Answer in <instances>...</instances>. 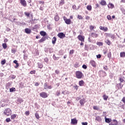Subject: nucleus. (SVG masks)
Listing matches in <instances>:
<instances>
[{
  "label": "nucleus",
  "mask_w": 125,
  "mask_h": 125,
  "mask_svg": "<svg viewBox=\"0 0 125 125\" xmlns=\"http://www.w3.org/2000/svg\"><path fill=\"white\" fill-rule=\"evenodd\" d=\"M112 122L113 123H114V125H118V121L116 120H112Z\"/></svg>",
  "instance_id": "36"
},
{
  "label": "nucleus",
  "mask_w": 125,
  "mask_h": 125,
  "mask_svg": "<svg viewBox=\"0 0 125 125\" xmlns=\"http://www.w3.org/2000/svg\"><path fill=\"white\" fill-rule=\"evenodd\" d=\"M10 77L11 78V79H15L16 78V75H11Z\"/></svg>",
  "instance_id": "59"
},
{
  "label": "nucleus",
  "mask_w": 125,
  "mask_h": 125,
  "mask_svg": "<svg viewBox=\"0 0 125 125\" xmlns=\"http://www.w3.org/2000/svg\"><path fill=\"white\" fill-rule=\"evenodd\" d=\"M82 125H87V122H82Z\"/></svg>",
  "instance_id": "64"
},
{
  "label": "nucleus",
  "mask_w": 125,
  "mask_h": 125,
  "mask_svg": "<svg viewBox=\"0 0 125 125\" xmlns=\"http://www.w3.org/2000/svg\"><path fill=\"white\" fill-rule=\"evenodd\" d=\"M56 41H57V39L56 37H54L52 40V43L53 44H55V43H56Z\"/></svg>",
  "instance_id": "18"
},
{
  "label": "nucleus",
  "mask_w": 125,
  "mask_h": 125,
  "mask_svg": "<svg viewBox=\"0 0 125 125\" xmlns=\"http://www.w3.org/2000/svg\"><path fill=\"white\" fill-rule=\"evenodd\" d=\"M63 20H64L65 23L66 24H67V25H70V24H71V19H67L66 17H64Z\"/></svg>",
  "instance_id": "3"
},
{
  "label": "nucleus",
  "mask_w": 125,
  "mask_h": 125,
  "mask_svg": "<svg viewBox=\"0 0 125 125\" xmlns=\"http://www.w3.org/2000/svg\"><path fill=\"white\" fill-rule=\"evenodd\" d=\"M76 78H77V79H82V78L83 77V73H82V72L81 71H77L76 73Z\"/></svg>",
  "instance_id": "2"
},
{
  "label": "nucleus",
  "mask_w": 125,
  "mask_h": 125,
  "mask_svg": "<svg viewBox=\"0 0 125 125\" xmlns=\"http://www.w3.org/2000/svg\"><path fill=\"white\" fill-rule=\"evenodd\" d=\"M37 64H38V67L40 68V69H42V68L43 67V64H42V63L38 62Z\"/></svg>",
  "instance_id": "16"
},
{
  "label": "nucleus",
  "mask_w": 125,
  "mask_h": 125,
  "mask_svg": "<svg viewBox=\"0 0 125 125\" xmlns=\"http://www.w3.org/2000/svg\"><path fill=\"white\" fill-rule=\"evenodd\" d=\"M65 3L64 0H61L60 2V5H63Z\"/></svg>",
  "instance_id": "39"
},
{
  "label": "nucleus",
  "mask_w": 125,
  "mask_h": 125,
  "mask_svg": "<svg viewBox=\"0 0 125 125\" xmlns=\"http://www.w3.org/2000/svg\"><path fill=\"white\" fill-rule=\"evenodd\" d=\"M23 59L24 60H27L28 59V55L25 53L23 54Z\"/></svg>",
  "instance_id": "31"
},
{
  "label": "nucleus",
  "mask_w": 125,
  "mask_h": 125,
  "mask_svg": "<svg viewBox=\"0 0 125 125\" xmlns=\"http://www.w3.org/2000/svg\"><path fill=\"white\" fill-rule=\"evenodd\" d=\"M100 4H101V5H107V3H106V1L102 0L101 1Z\"/></svg>",
  "instance_id": "22"
},
{
  "label": "nucleus",
  "mask_w": 125,
  "mask_h": 125,
  "mask_svg": "<svg viewBox=\"0 0 125 125\" xmlns=\"http://www.w3.org/2000/svg\"><path fill=\"white\" fill-rule=\"evenodd\" d=\"M86 8L87 10H89V11H91V9H92V7H91V5H87L86 6Z\"/></svg>",
  "instance_id": "28"
},
{
  "label": "nucleus",
  "mask_w": 125,
  "mask_h": 125,
  "mask_svg": "<svg viewBox=\"0 0 125 125\" xmlns=\"http://www.w3.org/2000/svg\"><path fill=\"white\" fill-rule=\"evenodd\" d=\"M105 42H106V44H108V45H111V42L108 39L105 41Z\"/></svg>",
  "instance_id": "30"
},
{
  "label": "nucleus",
  "mask_w": 125,
  "mask_h": 125,
  "mask_svg": "<svg viewBox=\"0 0 125 125\" xmlns=\"http://www.w3.org/2000/svg\"><path fill=\"white\" fill-rule=\"evenodd\" d=\"M54 19H55V21H59V16H58V15H56L55 16Z\"/></svg>",
  "instance_id": "27"
},
{
  "label": "nucleus",
  "mask_w": 125,
  "mask_h": 125,
  "mask_svg": "<svg viewBox=\"0 0 125 125\" xmlns=\"http://www.w3.org/2000/svg\"><path fill=\"white\" fill-rule=\"evenodd\" d=\"M120 57H125V52H123L120 53Z\"/></svg>",
  "instance_id": "32"
},
{
  "label": "nucleus",
  "mask_w": 125,
  "mask_h": 125,
  "mask_svg": "<svg viewBox=\"0 0 125 125\" xmlns=\"http://www.w3.org/2000/svg\"><path fill=\"white\" fill-rule=\"evenodd\" d=\"M96 44H97V45H98L99 46H103V42H97Z\"/></svg>",
  "instance_id": "25"
},
{
  "label": "nucleus",
  "mask_w": 125,
  "mask_h": 125,
  "mask_svg": "<svg viewBox=\"0 0 125 125\" xmlns=\"http://www.w3.org/2000/svg\"><path fill=\"white\" fill-rule=\"evenodd\" d=\"M94 26H92V25H90V26H89V29H90V30H91V31H92V30H93V29H94Z\"/></svg>",
  "instance_id": "56"
},
{
  "label": "nucleus",
  "mask_w": 125,
  "mask_h": 125,
  "mask_svg": "<svg viewBox=\"0 0 125 125\" xmlns=\"http://www.w3.org/2000/svg\"><path fill=\"white\" fill-rule=\"evenodd\" d=\"M45 40H46V37H42L40 40H39V42L40 43L43 42H45Z\"/></svg>",
  "instance_id": "14"
},
{
  "label": "nucleus",
  "mask_w": 125,
  "mask_h": 125,
  "mask_svg": "<svg viewBox=\"0 0 125 125\" xmlns=\"http://www.w3.org/2000/svg\"><path fill=\"white\" fill-rule=\"evenodd\" d=\"M112 122L113 123H114V125H118V121L116 120H112Z\"/></svg>",
  "instance_id": "37"
},
{
  "label": "nucleus",
  "mask_w": 125,
  "mask_h": 125,
  "mask_svg": "<svg viewBox=\"0 0 125 125\" xmlns=\"http://www.w3.org/2000/svg\"><path fill=\"white\" fill-rule=\"evenodd\" d=\"M104 71H108V66L107 65L104 66Z\"/></svg>",
  "instance_id": "43"
},
{
  "label": "nucleus",
  "mask_w": 125,
  "mask_h": 125,
  "mask_svg": "<svg viewBox=\"0 0 125 125\" xmlns=\"http://www.w3.org/2000/svg\"><path fill=\"white\" fill-rule=\"evenodd\" d=\"M108 8H111V9H113V8H114V7H115V5L111 3H109L108 5Z\"/></svg>",
  "instance_id": "15"
},
{
  "label": "nucleus",
  "mask_w": 125,
  "mask_h": 125,
  "mask_svg": "<svg viewBox=\"0 0 125 125\" xmlns=\"http://www.w3.org/2000/svg\"><path fill=\"white\" fill-rule=\"evenodd\" d=\"M90 64L91 65V66H92V67H94V68L95 67H96V63L94 61H90Z\"/></svg>",
  "instance_id": "11"
},
{
  "label": "nucleus",
  "mask_w": 125,
  "mask_h": 125,
  "mask_svg": "<svg viewBox=\"0 0 125 125\" xmlns=\"http://www.w3.org/2000/svg\"><path fill=\"white\" fill-rule=\"evenodd\" d=\"M5 63H6V61H5V60H3L2 61H1V65H4V64H5Z\"/></svg>",
  "instance_id": "41"
},
{
  "label": "nucleus",
  "mask_w": 125,
  "mask_h": 125,
  "mask_svg": "<svg viewBox=\"0 0 125 125\" xmlns=\"http://www.w3.org/2000/svg\"><path fill=\"white\" fill-rule=\"evenodd\" d=\"M107 19H108V20H111V19H112V18H111V16L108 15L107 16Z\"/></svg>",
  "instance_id": "63"
},
{
  "label": "nucleus",
  "mask_w": 125,
  "mask_h": 125,
  "mask_svg": "<svg viewBox=\"0 0 125 125\" xmlns=\"http://www.w3.org/2000/svg\"><path fill=\"white\" fill-rule=\"evenodd\" d=\"M77 18H78V19L80 20H82L83 19V17L80 15H78Z\"/></svg>",
  "instance_id": "51"
},
{
  "label": "nucleus",
  "mask_w": 125,
  "mask_h": 125,
  "mask_svg": "<svg viewBox=\"0 0 125 125\" xmlns=\"http://www.w3.org/2000/svg\"><path fill=\"white\" fill-rule=\"evenodd\" d=\"M41 36L42 37H45L46 36V32H44V31H42L40 32Z\"/></svg>",
  "instance_id": "17"
},
{
  "label": "nucleus",
  "mask_w": 125,
  "mask_h": 125,
  "mask_svg": "<svg viewBox=\"0 0 125 125\" xmlns=\"http://www.w3.org/2000/svg\"><path fill=\"white\" fill-rule=\"evenodd\" d=\"M93 109L94 110H97V111H98V110H99V108H98V107H97V106H94L93 107Z\"/></svg>",
  "instance_id": "42"
},
{
  "label": "nucleus",
  "mask_w": 125,
  "mask_h": 125,
  "mask_svg": "<svg viewBox=\"0 0 125 125\" xmlns=\"http://www.w3.org/2000/svg\"><path fill=\"white\" fill-rule=\"evenodd\" d=\"M78 40H79V41H81V42H84V37L82 35H79L78 36Z\"/></svg>",
  "instance_id": "9"
},
{
  "label": "nucleus",
  "mask_w": 125,
  "mask_h": 125,
  "mask_svg": "<svg viewBox=\"0 0 125 125\" xmlns=\"http://www.w3.org/2000/svg\"><path fill=\"white\" fill-rule=\"evenodd\" d=\"M82 68H83V69H84L85 70H86V69H87V66H86V65H85V64H83L82 66Z\"/></svg>",
  "instance_id": "49"
},
{
  "label": "nucleus",
  "mask_w": 125,
  "mask_h": 125,
  "mask_svg": "<svg viewBox=\"0 0 125 125\" xmlns=\"http://www.w3.org/2000/svg\"><path fill=\"white\" fill-rule=\"evenodd\" d=\"M96 56H97V58L98 59H100V58H101V55L100 54H98Z\"/></svg>",
  "instance_id": "62"
},
{
  "label": "nucleus",
  "mask_w": 125,
  "mask_h": 125,
  "mask_svg": "<svg viewBox=\"0 0 125 125\" xmlns=\"http://www.w3.org/2000/svg\"><path fill=\"white\" fill-rule=\"evenodd\" d=\"M119 81H120V83H124V82H125V80L121 77L119 78Z\"/></svg>",
  "instance_id": "54"
},
{
  "label": "nucleus",
  "mask_w": 125,
  "mask_h": 125,
  "mask_svg": "<svg viewBox=\"0 0 125 125\" xmlns=\"http://www.w3.org/2000/svg\"><path fill=\"white\" fill-rule=\"evenodd\" d=\"M11 52L12 53H14V54H15V52H16V50H15V49L14 48H12L11 49Z\"/></svg>",
  "instance_id": "46"
},
{
  "label": "nucleus",
  "mask_w": 125,
  "mask_h": 125,
  "mask_svg": "<svg viewBox=\"0 0 125 125\" xmlns=\"http://www.w3.org/2000/svg\"><path fill=\"white\" fill-rule=\"evenodd\" d=\"M84 49L85 50H87V51H88V46L87 44H85V45H84Z\"/></svg>",
  "instance_id": "44"
},
{
  "label": "nucleus",
  "mask_w": 125,
  "mask_h": 125,
  "mask_svg": "<svg viewBox=\"0 0 125 125\" xmlns=\"http://www.w3.org/2000/svg\"><path fill=\"white\" fill-rule=\"evenodd\" d=\"M17 102H19V103H22V102H23V100H22V99H18L17 100Z\"/></svg>",
  "instance_id": "50"
},
{
  "label": "nucleus",
  "mask_w": 125,
  "mask_h": 125,
  "mask_svg": "<svg viewBox=\"0 0 125 125\" xmlns=\"http://www.w3.org/2000/svg\"><path fill=\"white\" fill-rule=\"evenodd\" d=\"M124 86V84H122V83H120L118 84H117L116 86L118 88V89H122L123 88V86Z\"/></svg>",
  "instance_id": "13"
},
{
  "label": "nucleus",
  "mask_w": 125,
  "mask_h": 125,
  "mask_svg": "<svg viewBox=\"0 0 125 125\" xmlns=\"http://www.w3.org/2000/svg\"><path fill=\"white\" fill-rule=\"evenodd\" d=\"M30 73L31 75H34L35 74H36V70H32L30 71Z\"/></svg>",
  "instance_id": "48"
},
{
  "label": "nucleus",
  "mask_w": 125,
  "mask_h": 125,
  "mask_svg": "<svg viewBox=\"0 0 125 125\" xmlns=\"http://www.w3.org/2000/svg\"><path fill=\"white\" fill-rule=\"evenodd\" d=\"M20 3L22 6H24V7H26L27 6V2H26V0H20Z\"/></svg>",
  "instance_id": "6"
},
{
  "label": "nucleus",
  "mask_w": 125,
  "mask_h": 125,
  "mask_svg": "<svg viewBox=\"0 0 125 125\" xmlns=\"http://www.w3.org/2000/svg\"><path fill=\"white\" fill-rule=\"evenodd\" d=\"M48 50L49 51V53H52V52H53V49L52 48H49Z\"/></svg>",
  "instance_id": "45"
},
{
  "label": "nucleus",
  "mask_w": 125,
  "mask_h": 125,
  "mask_svg": "<svg viewBox=\"0 0 125 125\" xmlns=\"http://www.w3.org/2000/svg\"><path fill=\"white\" fill-rule=\"evenodd\" d=\"M48 85H47V83H45L44 84V89H47Z\"/></svg>",
  "instance_id": "33"
},
{
  "label": "nucleus",
  "mask_w": 125,
  "mask_h": 125,
  "mask_svg": "<svg viewBox=\"0 0 125 125\" xmlns=\"http://www.w3.org/2000/svg\"><path fill=\"white\" fill-rule=\"evenodd\" d=\"M71 124L72 125H77L78 124V120L76 118L71 119Z\"/></svg>",
  "instance_id": "10"
},
{
  "label": "nucleus",
  "mask_w": 125,
  "mask_h": 125,
  "mask_svg": "<svg viewBox=\"0 0 125 125\" xmlns=\"http://www.w3.org/2000/svg\"><path fill=\"white\" fill-rule=\"evenodd\" d=\"M38 28H39V25L38 24L34 25V27H32V31H36Z\"/></svg>",
  "instance_id": "23"
},
{
  "label": "nucleus",
  "mask_w": 125,
  "mask_h": 125,
  "mask_svg": "<svg viewBox=\"0 0 125 125\" xmlns=\"http://www.w3.org/2000/svg\"><path fill=\"white\" fill-rule=\"evenodd\" d=\"M9 89L10 92H13V91H15V88L14 87L10 88Z\"/></svg>",
  "instance_id": "38"
},
{
  "label": "nucleus",
  "mask_w": 125,
  "mask_h": 125,
  "mask_svg": "<svg viewBox=\"0 0 125 125\" xmlns=\"http://www.w3.org/2000/svg\"><path fill=\"white\" fill-rule=\"evenodd\" d=\"M79 103L80 104L81 106H83V105H84V103H85V99L83 98L81 99L79 101Z\"/></svg>",
  "instance_id": "7"
},
{
  "label": "nucleus",
  "mask_w": 125,
  "mask_h": 125,
  "mask_svg": "<svg viewBox=\"0 0 125 125\" xmlns=\"http://www.w3.org/2000/svg\"><path fill=\"white\" fill-rule=\"evenodd\" d=\"M12 112V111H11V109H10V108H6L4 111L3 114L6 116H8L11 115Z\"/></svg>",
  "instance_id": "1"
},
{
  "label": "nucleus",
  "mask_w": 125,
  "mask_h": 125,
  "mask_svg": "<svg viewBox=\"0 0 125 125\" xmlns=\"http://www.w3.org/2000/svg\"><path fill=\"white\" fill-rule=\"evenodd\" d=\"M6 123H9V122H11V120H10V118H7L6 119Z\"/></svg>",
  "instance_id": "52"
},
{
  "label": "nucleus",
  "mask_w": 125,
  "mask_h": 125,
  "mask_svg": "<svg viewBox=\"0 0 125 125\" xmlns=\"http://www.w3.org/2000/svg\"><path fill=\"white\" fill-rule=\"evenodd\" d=\"M57 36L60 39H64L65 37V35L63 32L59 33Z\"/></svg>",
  "instance_id": "5"
},
{
  "label": "nucleus",
  "mask_w": 125,
  "mask_h": 125,
  "mask_svg": "<svg viewBox=\"0 0 125 125\" xmlns=\"http://www.w3.org/2000/svg\"><path fill=\"white\" fill-rule=\"evenodd\" d=\"M28 66H31L32 65V62L30 61H28L27 62Z\"/></svg>",
  "instance_id": "57"
},
{
  "label": "nucleus",
  "mask_w": 125,
  "mask_h": 125,
  "mask_svg": "<svg viewBox=\"0 0 125 125\" xmlns=\"http://www.w3.org/2000/svg\"><path fill=\"white\" fill-rule=\"evenodd\" d=\"M17 116V114H13L11 116V120H14L15 118H16V116Z\"/></svg>",
  "instance_id": "29"
},
{
  "label": "nucleus",
  "mask_w": 125,
  "mask_h": 125,
  "mask_svg": "<svg viewBox=\"0 0 125 125\" xmlns=\"http://www.w3.org/2000/svg\"><path fill=\"white\" fill-rule=\"evenodd\" d=\"M96 121H97L98 122H102V118H101L100 116H97L96 117Z\"/></svg>",
  "instance_id": "24"
},
{
  "label": "nucleus",
  "mask_w": 125,
  "mask_h": 125,
  "mask_svg": "<svg viewBox=\"0 0 125 125\" xmlns=\"http://www.w3.org/2000/svg\"><path fill=\"white\" fill-rule=\"evenodd\" d=\"M91 37H92V38H97L98 37V34L95 33H92L91 34Z\"/></svg>",
  "instance_id": "20"
},
{
  "label": "nucleus",
  "mask_w": 125,
  "mask_h": 125,
  "mask_svg": "<svg viewBox=\"0 0 125 125\" xmlns=\"http://www.w3.org/2000/svg\"><path fill=\"white\" fill-rule=\"evenodd\" d=\"M103 97H104V100H107V99H108V96H106L105 95H104L103 96Z\"/></svg>",
  "instance_id": "47"
},
{
  "label": "nucleus",
  "mask_w": 125,
  "mask_h": 125,
  "mask_svg": "<svg viewBox=\"0 0 125 125\" xmlns=\"http://www.w3.org/2000/svg\"><path fill=\"white\" fill-rule=\"evenodd\" d=\"M107 57L108 58H111V57H112V53H111V52H109L108 54H107Z\"/></svg>",
  "instance_id": "40"
},
{
  "label": "nucleus",
  "mask_w": 125,
  "mask_h": 125,
  "mask_svg": "<svg viewBox=\"0 0 125 125\" xmlns=\"http://www.w3.org/2000/svg\"><path fill=\"white\" fill-rule=\"evenodd\" d=\"M25 33H26V34H31V32H32L31 31V29L27 28H25Z\"/></svg>",
  "instance_id": "19"
},
{
  "label": "nucleus",
  "mask_w": 125,
  "mask_h": 125,
  "mask_svg": "<svg viewBox=\"0 0 125 125\" xmlns=\"http://www.w3.org/2000/svg\"><path fill=\"white\" fill-rule=\"evenodd\" d=\"M25 114L26 116H29V115H30V112H29V111H25Z\"/></svg>",
  "instance_id": "61"
},
{
  "label": "nucleus",
  "mask_w": 125,
  "mask_h": 125,
  "mask_svg": "<svg viewBox=\"0 0 125 125\" xmlns=\"http://www.w3.org/2000/svg\"><path fill=\"white\" fill-rule=\"evenodd\" d=\"M40 96H41V97H42V98H47V93L45 92H42L40 93Z\"/></svg>",
  "instance_id": "4"
},
{
  "label": "nucleus",
  "mask_w": 125,
  "mask_h": 125,
  "mask_svg": "<svg viewBox=\"0 0 125 125\" xmlns=\"http://www.w3.org/2000/svg\"><path fill=\"white\" fill-rule=\"evenodd\" d=\"M24 15H25V16H27V17H30V15H31V14H30V13L25 12H24Z\"/></svg>",
  "instance_id": "35"
},
{
  "label": "nucleus",
  "mask_w": 125,
  "mask_h": 125,
  "mask_svg": "<svg viewBox=\"0 0 125 125\" xmlns=\"http://www.w3.org/2000/svg\"><path fill=\"white\" fill-rule=\"evenodd\" d=\"M55 73L57 74V75H59V74H60V71L59 70H56Z\"/></svg>",
  "instance_id": "58"
},
{
  "label": "nucleus",
  "mask_w": 125,
  "mask_h": 125,
  "mask_svg": "<svg viewBox=\"0 0 125 125\" xmlns=\"http://www.w3.org/2000/svg\"><path fill=\"white\" fill-rule=\"evenodd\" d=\"M44 62H45L46 63H48V61H49L48 58H45L44 59Z\"/></svg>",
  "instance_id": "55"
},
{
  "label": "nucleus",
  "mask_w": 125,
  "mask_h": 125,
  "mask_svg": "<svg viewBox=\"0 0 125 125\" xmlns=\"http://www.w3.org/2000/svg\"><path fill=\"white\" fill-rule=\"evenodd\" d=\"M73 87L76 89V90H78V89H79V86L77 85L74 86Z\"/></svg>",
  "instance_id": "60"
},
{
  "label": "nucleus",
  "mask_w": 125,
  "mask_h": 125,
  "mask_svg": "<svg viewBox=\"0 0 125 125\" xmlns=\"http://www.w3.org/2000/svg\"><path fill=\"white\" fill-rule=\"evenodd\" d=\"M104 120L105 123L109 124L112 122V119L111 118H107L106 117H104Z\"/></svg>",
  "instance_id": "12"
},
{
  "label": "nucleus",
  "mask_w": 125,
  "mask_h": 125,
  "mask_svg": "<svg viewBox=\"0 0 125 125\" xmlns=\"http://www.w3.org/2000/svg\"><path fill=\"white\" fill-rule=\"evenodd\" d=\"M79 84L80 86H83V85H84V82H83V80L80 81Z\"/></svg>",
  "instance_id": "21"
},
{
  "label": "nucleus",
  "mask_w": 125,
  "mask_h": 125,
  "mask_svg": "<svg viewBox=\"0 0 125 125\" xmlns=\"http://www.w3.org/2000/svg\"><path fill=\"white\" fill-rule=\"evenodd\" d=\"M53 59H54V60H58L59 59V57H56V56H55V54H54L53 56Z\"/></svg>",
  "instance_id": "34"
},
{
  "label": "nucleus",
  "mask_w": 125,
  "mask_h": 125,
  "mask_svg": "<svg viewBox=\"0 0 125 125\" xmlns=\"http://www.w3.org/2000/svg\"><path fill=\"white\" fill-rule=\"evenodd\" d=\"M35 117H36V119H37V120H39V119H40V116L39 115V114H38V113L35 114Z\"/></svg>",
  "instance_id": "53"
},
{
  "label": "nucleus",
  "mask_w": 125,
  "mask_h": 125,
  "mask_svg": "<svg viewBox=\"0 0 125 125\" xmlns=\"http://www.w3.org/2000/svg\"><path fill=\"white\" fill-rule=\"evenodd\" d=\"M2 46L4 49H6V48H7V45L6 43H2Z\"/></svg>",
  "instance_id": "26"
},
{
  "label": "nucleus",
  "mask_w": 125,
  "mask_h": 125,
  "mask_svg": "<svg viewBox=\"0 0 125 125\" xmlns=\"http://www.w3.org/2000/svg\"><path fill=\"white\" fill-rule=\"evenodd\" d=\"M99 29H100V30H102V31H104V32H107V31H108V27H107L100 26L99 27Z\"/></svg>",
  "instance_id": "8"
}]
</instances>
